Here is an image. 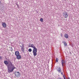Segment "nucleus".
I'll use <instances>...</instances> for the list:
<instances>
[{
    "label": "nucleus",
    "mask_w": 79,
    "mask_h": 79,
    "mask_svg": "<svg viewBox=\"0 0 79 79\" xmlns=\"http://www.w3.org/2000/svg\"><path fill=\"white\" fill-rule=\"evenodd\" d=\"M8 61L7 60H5L4 61V63L5 64H6V65H7V64H8V62L9 63V64L10 65V67L9 66V65H7V66L8 69V73H10L13 72L14 69H15L16 68L14 66V65H13V64L12 62L10 60H8Z\"/></svg>",
    "instance_id": "obj_1"
},
{
    "label": "nucleus",
    "mask_w": 79,
    "mask_h": 79,
    "mask_svg": "<svg viewBox=\"0 0 79 79\" xmlns=\"http://www.w3.org/2000/svg\"><path fill=\"white\" fill-rule=\"evenodd\" d=\"M37 49L36 48L33 49V53L34 56H35L37 55Z\"/></svg>",
    "instance_id": "obj_2"
},
{
    "label": "nucleus",
    "mask_w": 79,
    "mask_h": 79,
    "mask_svg": "<svg viewBox=\"0 0 79 79\" xmlns=\"http://www.w3.org/2000/svg\"><path fill=\"white\" fill-rule=\"evenodd\" d=\"M15 76L16 77H20V76H21V73L18 72H16L15 73Z\"/></svg>",
    "instance_id": "obj_3"
},
{
    "label": "nucleus",
    "mask_w": 79,
    "mask_h": 79,
    "mask_svg": "<svg viewBox=\"0 0 79 79\" xmlns=\"http://www.w3.org/2000/svg\"><path fill=\"white\" fill-rule=\"evenodd\" d=\"M63 16L65 18H67L68 17V14L66 12H64L63 13Z\"/></svg>",
    "instance_id": "obj_4"
},
{
    "label": "nucleus",
    "mask_w": 79,
    "mask_h": 79,
    "mask_svg": "<svg viewBox=\"0 0 79 79\" xmlns=\"http://www.w3.org/2000/svg\"><path fill=\"white\" fill-rule=\"evenodd\" d=\"M66 63V62L64 61V60H62L61 61V64L62 67H64V64Z\"/></svg>",
    "instance_id": "obj_5"
},
{
    "label": "nucleus",
    "mask_w": 79,
    "mask_h": 79,
    "mask_svg": "<svg viewBox=\"0 0 79 79\" xmlns=\"http://www.w3.org/2000/svg\"><path fill=\"white\" fill-rule=\"evenodd\" d=\"M57 70L58 71V73H61V69L60 67H59L57 68Z\"/></svg>",
    "instance_id": "obj_6"
},
{
    "label": "nucleus",
    "mask_w": 79,
    "mask_h": 79,
    "mask_svg": "<svg viewBox=\"0 0 79 79\" xmlns=\"http://www.w3.org/2000/svg\"><path fill=\"white\" fill-rule=\"evenodd\" d=\"M29 47H31L32 48H33L34 49L36 48H35V45H34L33 44H31L30 45H29Z\"/></svg>",
    "instance_id": "obj_7"
},
{
    "label": "nucleus",
    "mask_w": 79,
    "mask_h": 79,
    "mask_svg": "<svg viewBox=\"0 0 79 79\" xmlns=\"http://www.w3.org/2000/svg\"><path fill=\"white\" fill-rule=\"evenodd\" d=\"M15 56H18V55H19V51H15Z\"/></svg>",
    "instance_id": "obj_8"
},
{
    "label": "nucleus",
    "mask_w": 79,
    "mask_h": 79,
    "mask_svg": "<svg viewBox=\"0 0 79 79\" xmlns=\"http://www.w3.org/2000/svg\"><path fill=\"white\" fill-rule=\"evenodd\" d=\"M25 48H24V44L22 45V47L21 48V50L23 52H24V49Z\"/></svg>",
    "instance_id": "obj_9"
},
{
    "label": "nucleus",
    "mask_w": 79,
    "mask_h": 79,
    "mask_svg": "<svg viewBox=\"0 0 79 79\" xmlns=\"http://www.w3.org/2000/svg\"><path fill=\"white\" fill-rule=\"evenodd\" d=\"M16 58L18 60H20L21 58V56L19 55L16 56Z\"/></svg>",
    "instance_id": "obj_10"
},
{
    "label": "nucleus",
    "mask_w": 79,
    "mask_h": 79,
    "mask_svg": "<svg viewBox=\"0 0 79 79\" xmlns=\"http://www.w3.org/2000/svg\"><path fill=\"white\" fill-rule=\"evenodd\" d=\"M2 26H3V27L5 28V27H6V24L5 23H2Z\"/></svg>",
    "instance_id": "obj_11"
},
{
    "label": "nucleus",
    "mask_w": 79,
    "mask_h": 79,
    "mask_svg": "<svg viewBox=\"0 0 79 79\" xmlns=\"http://www.w3.org/2000/svg\"><path fill=\"white\" fill-rule=\"evenodd\" d=\"M64 36L66 39H68V35L66 34H64Z\"/></svg>",
    "instance_id": "obj_12"
},
{
    "label": "nucleus",
    "mask_w": 79,
    "mask_h": 79,
    "mask_svg": "<svg viewBox=\"0 0 79 79\" xmlns=\"http://www.w3.org/2000/svg\"><path fill=\"white\" fill-rule=\"evenodd\" d=\"M63 43H64L65 46H67V44L66 43V42H65V41H64L63 42Z\"/></svg>",
    "instance_id": "obj_13"
},
{
    "label": "nucleus",
    "mask_w": 79,
    "mask_h": 79,
    "mask_svg": "<svg viewBox=\"0 0 79 79\" xmlns=\"http://www.w3.org/2000/svg\"><path fill=\"white\" fill-rule=\"evenodd\" d=\"M28 52H32V49L31 48L29 49Z\"/></svg>",
    "instance_id": "obj_14"
},
{
    "label": "nucleus",
    "mask_w": 79,
    "mask_h": 79,
    "mask_svg": "<svg viewBox=\"0 0 79 79\" xmlns=\"http://www.w3.org/2000/svg\"><path fill=\"white\" fill-rule=\"evenodd\" d=\"M56 62H58V58H56Z\"/></svg>",
    "instance_id": "obj_15"
},
{
    "label": "nucleus",
    "mask_w": 79,
    "mask_h": 79,
    "mask_svg": "<svg viewBox=\"0 0 79 79\" xmlns=\"http://www.w3.org/2000/svg\"><path fill=\"white\" fill-rule=\"evenodd\" d=\"M40 21L41 22H43V19L41 18V19H40Z\"/></svg>",
    "instance_id": "obj_16"
},
{
    "label": "nucleus",
    "mask_w": 79,
    "mask_h": 79,
    "mask_svg": "<svg viewBox=\"0 0 79 79\" xmlns=\"http://www.w3.org/2000/svg\"><path fill=\"white\" fill-rule=\"evenodd\" d=\"M61 20H62V21L64 20V19H63V18H61Z\"/></svg>",
    "instance_id": "obj_17"
},
{
    "label": "nucleus",
    "mask_w": 79,
    "mask_h": 79,
    "mask_svg": "<svg viewBox=\"0 0 79 79\" xmlns=\"http://www.w3.org/2000/svg\"><path fill=\"white\" fill-rule=\"evenodd\" d=\"M62 79L61 78H60V77H59L58 78V79Z\"/></svg>",
    "instance_id": "obj_18"
},
{
    "label": "nucleus",
    "mask_w": 79,
    "mask_h": 79,
    "mask_svg": "<svg viewBox=\"0 0 79 79\" xmlns=\"http://www.w3.org/2000/svg\"><path fill=\"white\" fill-rule=\"evenodd\" d=\"M20 47H21V48H22V46H20Z\"/></svg>",
    "instance_id": "obj_19"
},
{
    "label": "nucleus",
    "mask_w": 79,
    "mask_h": 79,
    "mask_svg": "<svg viewBox=\"0 0 79 79\" xmlns=\"http://www.w3.org/2000/svg\"><path fill=\"white\" fill-rule=\"evenodd\" d=\"M61 74H63V72H61Z\"/></svg>",
    "instance_id": "obj_20"
},
{
    "label": "nucleus",
    "mask_w": 79,
    "mask_h": 79,
    "mask_svg": "<svg viewBox=\"0 0 79 79\" xmlns=\"http://www.w3.org/2000/svg\"><path fill=\"white\" fill-rule=\"evenodd\" d=\"M68 79H70V78H69V77Z\"/></svg>",
    "instance_id": "obj_21"
},
{
    "label": "nucleus",
    "mask_w": 79,
    "mask_h": 79,
    "mask_svg": "<svg viewBox=\"0 0 79 79\" xmlns=\"http://www.w3.org/2000/svg\"><path fill=\"white\" fill-rule=\"evenodd\" d=\"M64 79H66V78H65V77H64Z\"/></svg>",
    "instance_id": "obj_22"
},
{
    "label": "nucleus",
    "mask_w": 79,
    "mask_h": 79,
    "mask_svg": "<svg viewBox=\"0 0 79 79\" xmlns=\"http://www.w3.org/2000/svg\"><path fill=\"white\" fill-rule=\"evenodd\" d=\"M1 58V57L0 56V59Z\"/></svg>",
    "instance_id": "obj_23"
},
{
    "label": "nucleus",
    "mask_w": 79,
    "mask_h": 79,
    "mask_svg": "<svg viewBox=\"0 0 79 79\" xmlns=\"http://www.w3.org/2000/svg\"><path fill=\"white\" fill-rule=\"evenodd\" d=\"M61 35L62 36V35Z\"/></svg>",
    "instance_id": "obj_24"
}]
</instances>
